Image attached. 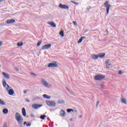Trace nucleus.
I'll return each mask as SVG.
<instances>
[{
    "instance_id": "obj_19",
    "label": "nucleus",
    "mask_w": 127,
    "mask_h": 127,
    "mask_svg": "<svg viewBox=\"0 0 127 127\" xmlns=\"http://www.w3.org/2000/svg\"><path fill=\"white\" fill-rule=\"evenodd\" d=\"M110 61V60H108L105 62V64L106 65V67L109 69V66H111V64L109 63V62Z\"/></svg>"
},
{
    "instance_id": "obj_17",
    "label": "nucleus",
    "mask_w": 127,
    "mask_h": 127,
    "mask_svg": "<svg viewBox=\"0 0 127 127\" xmlns=\"http://www.w3.org/2000/svg\"><path fill=\"white\" fill-rule=\"evenodd\" d=\"M22 114L23 117H26V110L24 107L22 109Z\"/></svg>"
},
{
    "instance_id": "obj_50",
    "label": "nucleus",
    "mask_w": 127,
    "mask_h": 127,
    "mask_svg": "<svg viewBox=\"0 0 127 127\" xmlns=\"http://www.w3.org/2000/svg\"><path fill=\"white\" fill-rule=\"evenodd\" d=\"M4 0H0V2H1V1H3Z\"/></svg>"
},
{
    "instance_id": "obj_30",
    "label": "nucleus",
    "mask_w": 127,
    "mask_h": 127,
    "mask_svg": "<svg viewBox=\"0 0 127 127\" xmlns=\"http://www.w3.org/2000/svg\"><path fill=\"white\" fill-rule=\"evenodd\" d=\"M30 75H31V76H32V77H34L35 78H36L37 75L36 73H34L33 72H31Z\"/></svg>"
},
{
    "instance_id": "obj_27",
    "label": "nucleus",
    "mask_w": 127,
    "mask_h": 127,
    "mask_svg": "<svg viewBox=\"0 0 127 127\" xmlns=\"http://www.w3.org/2000/svg\"><path fill=\"white\" fill-rule=\"evenodd\" d=\"M66 111L67 113H71V112H74V110L72 109H67L66 110Z\"/></svg>"
},
{
    "instance_id": "obj_49",
    "label": "nucleus",
    "mask_w": 127,
    "mask_h": 127,
    "mask_svg": "<svg viewBox=\"0 0 127 127\" xmlns=\"http://www.w3.org/2000/svg\"><path fill=\"white\" fill-rule=\"evenodd\" d=\"M90 9H91V8H87V10H90Z\"/></svg>"
},
{
    "instance_id": "obj_46",
    "label": "nucleus",
    "mask_w": 127,
    "mask_h": 127,
    "mask_svg": "<svg viewBox=\"0 0 127 127\" xmlns=\"http://www.w3.org/2000/svg\"><path fill=\"white\" fill-rule=\"evenodd\" d=\"M26 124H27V123L26 122H24V126H25L26 125Z\"/></svg>"
},
{
    "instance_id": "obj_1",
    "label": "nucleus",
    "mask_w": 127,
    "mask_h": 127,
    "mask_svg": "<svg viewBox=\"0 0 127 127\" xmlns=\"http://www.w3.org/2000/svg\"><path fill=\"white\" fill-rule=\"evenodd\" d=\"M15 118L17 120L18 124L20 126H22V123L23 122V118H22V116H21L19 113L17 112L15 114Z\"/></svg>"
},
{
    "instance_id": "obj_13",
    "label": "nucleus",
    "mask_w": 127,
    "mask_h": 127,
    "mask_svg": "<svg viewBox=\"0 0 127 127\" xmlns=\"http://www.w3.org/2000/svg\"><path fill=\"white\" fill-rule=\"evenodd\" d=\"M14 22H15V20L13 19H9L6 21L7 24H10V23H14Z\"/></svg>"
},
{
    "instance_id": "obj_11",
    "label": "nucleus",
    "mask_w": 127,
    "mask_h": 127,
    "mask_svg": "<svg viewBox=\"0 0 127 127\" xmlns=\"http://www.w3.org/2000/svg\"><path fill=\"white\" fill-rule=\"evenodd\" d=\"M60 116L64 118V117H65L66 116V112H65L64 110H62L60 112Z\"/></svg>"
},
{
    "instance_id": "obj_28",
    "label": "nucleus",
    "mask_w": 127,
    "mask_h": 127,
    "mask_svg": "<svg viewBox=\"0 0 127 127\" xmlns=\"http://www.w3.org/2000/svg\"><path fill=\"white\" fill-rule=\"evenodd\" d=\"M41 43H42V40H40V41H39L38 42V43L37 44V47H39V46H40V45L41 44Z\"/></svg>"
},
{
    "instance_id": "obj_40",
    "label": "nucleus",
    "mask_w": 127,
    "mask_h": 127,
    "mask_svg": "<svg viewBox=\"0 0 127 127\" xmlns=\"http://www.w3.org/2000/svg\"><path fill=\"white\" fill-rule=\"evenodd\" d=\"M80 38L83 40V39H85L86 37L83 36V37H81Z\"/></svg>"
},
{
    "instance_id": "obj_47",
    "label": "nucleus",
    "mask_w": 127,
    "mask_h": 127,
    "mask_svg": "<svg viewBox=\"0 0 127 127\" xmlns=\"http://www.w3.org/2000/svg\"><path fill=\"white\" fill-rule=\"evenodd\" d=\"M0 25H1V26H4V24H3V23H1V24H0Z\"/></svg>"
},
{
    "instance_id": "obj_45",
    "label": "nucleus",
    "mask_w": 127,
    "mask_h": 127,
    "mask_svg": "<svg viewBox=\"0 0 127 127\" xmlns=\"http://www.w3.org/2000/svg\"><path fill=\"white\" fill-rule=\"evenodd\" d=\"M67 91H68V92H69V93H70L71 94V92H70V90H69L68 88H66Z\"/></svg>"
},
{
    "instance_id": "obj_48",
    "label": "nucleus",
    "mask_w": 127,
    "mask_h": 127,
    "mask_svg": "<svg viewBox=\"0 0 127 127\" xmlns=\"http://www.w3.org/2000/svg\"><path fill=\"white\" fill-rule=\"evenodd\" d=\"M70 122L73 121V119H72V118L70 119Z\"/></svg>"
},
{
    "instance_id": "obj_51",
    "label": "nucleus",
    "mask_w": 127,
    "mask_h": 127,
    "mask_svg": "<svg viewBox=\"0 0 127 127\" xmlns=\"http://www.w3.org/2000/svg\"><path fill=\"white\" fill-rule=\"evenodd\" d=\"M79 118H82V115H80V116H79Z\"/></svg>"
},
{
    "instance_id": "obj_53",
    "label": "nucleus",
    "mask_w": 127,
    "mask_h": 127,
    "mask_svg": "<svg viewBox=\"0 0 127 127\" xmlns=\"http://www.w3.org/2000/svg\"><path fill=\"white\" fill-rule=\"evenodd\" d=\"M1 64H0V67H1Z\"/></svg>"
},
{
    "instance_id": "obj_34",
    "label": "nucleus",
    "mask_w": 127,
    "mask_h": 127,
    "mask_svg": "<svg viewBox=\"0 0 127 127\" xmlns=\"http://www.w3.org/2000/svg\"><path fill=\"white\" fill-rule=\"evenodd\" d=\"M118 74H119V75H122V74H123V71H122V70H119Z\"/></svg>"
},
{
    "instance_id": "obj_21",
    "label": "nucleus",
    "mask_w": 127,
    "mask_h": 127,
    "mask_svg": "<svg viewBox=\"0 0 127 127\" xmlns=\"http://www.w3.org/2000/svg\"><path fill=\"white\" fill-rule=\"evenodd\" d=\"M2 112L4 115H6L7 114H8V110L6 108H4L2 110Z\"/></svg>"
},
{
    "instance_id": "obj_24",
    "label": "nucleus",
    "mask_w": 127,
    "mask_h": 127,
    "mask_svg": "<svg viewBox=\"0 0 127 127\" xmlns=\"http://www.w3.org/2000/svg\"><path fill=\"white\" fill-rule=\"evenodd\" d=\"M58 104H65V101L59 100L58 101Z\"/></svg>"
},
{
    "instance_id": "obj_44",
    "label": "nucleus",
    "mask_w": 127,
    "mask_h": 127,
    "mask_svg": "<svg viewBox=\"0 0 127 127\" xmlns=\"http://www.w3.org/2000/svg\"><path fill=\"white\" fill-rule=\"evenodd\" d=\"M31 118H34V115L31 114Z\"/></svg>"
},
{
    "instance_id": "obj_6",
    "label": "nucleus",
    "mask_w": 127,
    "mask_h": 127,
    "mask_svg": "<svg viewBox=\"0 0 127 127\" xmlns=\"http://www.w3.org/2000/svg\"><path fill=\"white\" fill-rule=\"evenodd\" d=\"M2 85L4 88H6V90H7V91L9 90L8 89H11V87L9 86V85L6 83V82L4 80H2Z\"/></svg>"
},
{
    "instance_id": "obj_38",
    "label": "nucleus",
    "mask_w": 127,
    "mask_h": 127,
    "mask_svg": "<svg viewBox=\"0 0 127 127\" xmlns=\"http://www.w3.org/2000/svg\"><path fill=\"white\" fill-rule=\"evenodd\" d=\"M89 30L88 29H85V30L83 32V33H86V32H88Z\"/></svg>"
},
{
    "instance_id": "obj_18",
    "label": "nucleus",
    "mask_w": 127,
    "mask_h": 127,
    "mask_svg": "<svg viewBox=\"0 0 127 127\" xmlns=\"http://www.w3.org/2000/svg\"><path fill=\"white\" fill-rule=\"evenodd\" d=\"M106 55V53H101L98 54V58H103V57H105Z\"/></svg>"
},
{
    "instance_id": "obj_23",
    "label": "nucleus",
    "mask_w": 127,
    "mask_h": 127,
    "mask_svg": "<svg viewBox=\"0 0 127 127\" xmlns=\"http://www.w3.org/2000/svg\"><path fill=\"white\" fill-rule=\"evenodd\" d=\"M0 105L5 106V103L4 102V101H2V100L0 99Z\"/></svg>"
},
{
    "instance_id": "obj_35",
    "label": "nucleus",
    "mask_w": 127,
    "mask_h": 127,
    "mask_svg": "<svg viewBox=\"0 0 127 127\" xmlns=\"http://www.w3.org/2000/svg\"><path fill=\"white\" fill-rule=\"evenodd\" d=\"M72 23L74 24V25H76V26L77 25V22H76V21H73Z\"/></svg>"
},
{
    "instance_id": "obj_16",
    "label": "nucleus",
    "mask_w": 127,
    "mask_h": 127,
    "mask_svg": "<svg viewBox=\"0 0 127 127\" xmlns=\"http://www.w3.org/2000/svg\"><path fill=\"white\" fill-rule=\"evenodd\" d=\"M2 75L6 79H10V78L9 77V75H8V73H6L5 72H3Z\"/></svg>"
},
{
    "instance_id": "obj_52",
    "label": "nucleus",
    "mask_w": 127,
    "mask_h": 127,
    "mask_svg": "<svg viewBox=\"0 0 127 127\" xmlns=\"http://www.w3.org/2000/svg\"><path fill=\"white\" fill-rule=\"evenodd\" d=\"M19 70H18V68H17V69H16V71H18Z\"/></svg>"
},
{
    "instance_id": "obj_36",
    "label": "nucleus",
    "mask_w": 127,
    "mask_h": 127,
    "mask_svg": "<svg viewBox=\"0 0 127 127\" xmlns=\"http://www.w3.org/2000/svg\"><path fill=\"white\" fill-rule=\"evenodd\" d=\"M28 90H24L23 91V93L24 94H26V93H27V92H28Z\"/></svg>"
},
{
    "instance_id": "obj_54",
    "label": "nucleus",
    "mask_w": 127,
    "mask_h": 127,
    "mask_svg": "<svg viewBox=\"0 0 127 127\" xmlns=\"http://www.w3.org/2000/svg\"><path fill=\"white\" fill-rule=\"evenodd\" d=\"M106 31L108 32V30H106Z\"/></svg>"
},
{
    "instance_id": "obj_39",
    "label": "nucleus",
    "mask_w": 127,
    "mask_h": 127,
    "mask_svg": "<svg viewBox=\"0 0 127 127\" xmlns=\"http://www.w3.org/2000/svg\"><path fill=\"white\" fill-rule=\"evenodd\" d=\"M31 126V124L28 123V124H26V127H30Z\"/></svg>"
},
{
    "instance_id": "obj_10",
    "label": "nucleus",
    "mask_w": 127,
    "mask_h": 127,
    "mask_svg": "<svg viewBox=\"0 0 127 127\" xmlns=\"http://www.w3.org/2000/svg\"><path fill=\"white\" fill-rule=\"evenodd\" d=\"M59 7L63 9H69V6L66 4H62V3H60Z\"/></svg>"
},
{
    "instance_id": "obj_12",
    "label": "nucleus",
    "mask_w": 127,
    "mask_h": 127,
    "mask_svg": "<svg viewBox=\"0 0 127 127\" xmlns=\"http://www.w3.org/2000/svg\"><path fill=\"white\" fill-rule=\"evenodd\" d=\"M7 91L8 92V95H9L10 96H13V94H14V90H13V89H10L9 90Z\"/></svg>"
},
{
    "instance_id": "obj_15",
    "label": "nucleus",
    "mask_w": 127,
    "mask_h": 127,
    "mask_svg": "<svg viewBox=\"0 0 127 127\" xmlns=\"http://www.w3.org/2000/svg\"><path fill=\"white\" fill-rule=\"evenodd\" d=\"M99 58V56L96 54H92L91 55V59L93 60H96Z\"/></svg>"
},
{
    "instance_id": "obj_29",
    "label": "nucleus",
    "mask_w": 127,
    "mask_h": 127,
    "mask_svg": "<svg viewBox=\"0 0 127 127\" xmlns=\"http://www.w3.org/2000/svg\"><path fill=\"white\" fill-rule=\"evenodd\" d=\"M17 45L18 47H20L22 46V45H23V43H18L17 44Z\"/></svg>"
},
{
    "instance_id": "obj_8",
    "label": "nucleus",
    "mask_w": 127,
    "mask_h": 127,
    "mask_svg": "<svg viewBox=\"0 0 127 127\" xmlns=\"http://www.w3.org/2000/svg\"><path fill=\"white\" fill-rule=\"evenodd\" d=\"M41 82L44 84L45 87H47V88H50V87H51V85L49 84L48 83H47V81H46L43 78L41 79Z\"/></svg>"
},
{
    "instance_id": "obj_2",
    "label": "nucleus",
    "mask_w": 127,
    "mask_h": 127,
    "mask_svg": "<svg viewBox=\"0 0 127 127\" xmlns=\"http://www.w3.org/2000/svg\"><path fill=\"white\" fill-rule=\"evenodd\" d=\"M106 78V76L103 74H97L94 76V79L95 81H102Z\"/></svg>"
},
{
    "instance_id": "obj_22",
    "label": "nucleus",
    "mask_w": 127,
    "mask_h": 127,
    "mask_svg": "<svg viewBox=\"0 0 127 127\" xmlns=\"http://www.w3.org/2000/svg\"><path fill=\"white\" fill-rule=\"evenodd\" d=\"M121 102L123 103V104H125V105H127V100L125 98H122L121 99Z\"/></svg>"
},
{
    "instance_id": "obj_25",
    "label": "nucleus",
    "mask_w": 127,
    "mask_h": 127,
    "mask_svg": "<svg viewBox=\"0 0 127 127\" xmlns=\"http://www.w3.org/2000/svg\"><path fill=\"white\" fill-rule=\"evenodd\" d=\"M60 35H61L62 37H64V31H61L60 32Z\"/></svg>"
},
{
    "instance_id": "obj_20",
    "label": "nucleus",
    "mask_w": 127,
    "mask_h": 127,
    "mask_svg": "<svg viewBox=\"0 0 127 127\" xmlns=\"http://www.w3.org/2000/svg\"><path fill=\"white\" fill-rule=\"evenodd\" d=\"M43 98H45V99H47L48 100L51 99V96H48L47 94L43 95Z\"/></svg>"
},
{
    "instance_id": "obj_43",
    "label": "nucleus",
    "mask_w": 127,
    "mask_h": 127,
    "mask_svg": "<svg viewBox=\"0 0 127 127\" xmlns=\"http://www.w3.org/2000/svg\"><path fill=\"white\" fill-rule=\"evenodd\" d=\"M101 89H104V85L103 84H101Z\"/></svg>"
},
{
    "instance_id": "obj_32",
    "label": "nucleus",
    "mask_w": 127,
    "mask_h": 127,
    "mask_svg": "<svg viewBox=\"0 0 127 127\" xmlns=\"http://www.w3.org/2000/svg\"><path fill=\"white\" fill-rule=\"evenodd\" d=\"M83 41V40H82V39L80 38L79 39V40L77 41V43H81V42H82Z\"/></svg>"
},
{
    "instance_id": "obj_4",
    "label": "nucleus",
    "mask_w": 127,
    "mask_h": 127,
    "mask_svg": "<svg viewBox=\"0 0 127 127\" xmlns=\"http://www.w3.org/2000/svg\"><path fill=\"white\" fill-rule=\"evenodd\" d=\"M58 67V64H57V62L54 61L53 63H49L48 65V68H57Z\"/></svg>"
},
{
    "instance_id": "obj_31",
    "label": "nucleus",
    "mask_w": 127,
    "mask_h": 127,
    "mask_svg": "<svg viewBox=\"0 0 127 127\" xmlns=\"http://www.w3.org/2000/svg\"><path fill=\"white\" fill-rule=\"evenodd\" d=\"M70 1L72 3H74V4H75L76 5H78V4H79V3L74 2V1Z\"/></svg>"
},
{
    "instance_id": "obj_5",
    "label": "nucleus",
    "mask_w": 127,
    "mask_h": 127,
    "mask_svg": "<svg viewBox=\"0 0 127 127\" xmlns=\"http://www.w3.org/2000/svg\"><path fill=\"white\" fill-rule=\"evenodd\" d=\"M46 104L49 106V107H55L56 106V103L55 101H50L49 100L46 101Z\"/></svg>"
},
{
    "instance_id": "obj_9",
    "label": "nucleus",
    "mask_w": 127,
    "mask_h": 127,
    "mask_svg": "<svg viewBox=\"0 0 127 127\" xmlns=\"http://www.w3.org/2000/svg\"><path fill=\"white\" fill-rule=\"evenodd\" d=\"M43 106L42 104H33L32 106V108L35 110H37V109H39V108H41V107Z\"/></svg>"
},
{
    "instance_id": "obj_33",
    "label": "nucleus",
    "mask_w": 127,
    "mask_h": 127,
    "mask_svg": "<svg viewBox=\"0 0 127 127\" xmlns=\"http://www.w3.org/2000/svg\"><path fill=\"white\" fill-rule=\"evenodd\" d=\"M3 127H7V124L6 123L3 124Z\"/></svg>"
},
{
    "instance_id": "obj_26",
    "label": "nucleus",
    "mask_w": 127,
    "mask_h": 127,
    "mask_svg": "<svg viewBox=\"0 0 127 127\" xmlns=\"http://www.w3.org/2000/svg\"><path fill=\"white\" fill-rule=\"evenodd\" d=\"M45 118H47L46 117V115H42L40 117V118L41 119V120H45Z\"/></svg>"
},
{
    "instance_id": "obj_41",
    "label": "nucleus",
    "mask_w": 127,
    "mask_h": 127,
    "mask_svg": "<svg viewBox=\"0 0 127 127\" xmlns=\"http://www.w3.org/2000/svg\"><path fill=\"white\" fill-rule=\"evenodd\" d=\"M26 102H27L28 103H29L30 102V100H28V99H25Z\"/></svg>"
},
{
    "instance_id": "obj_42",
    "label": "nucleus",
    "mask_w": 127,
    "mask_h": 127,
    "mask_svg": "<svg viewBox=\"0 0 127 127\" xmlns=\"http://www.w3.org/2000/svg\"><path fill=\"white\" fill-rule=\"evenodd\" d=\"M2 43H3L2 41H0V46H1V45H2Z\"/></svg>"
},
{
    "instance_id": "obj_7",
    "label": "nucleus",
    "mask_w": 127,
    "mask_h": 127,
    "mask_svg": "<svg viewBox=\"0 0 127 127\" xmlns=\"http://www.w3.org/2000/svg\"><path fill=\"white\" fill-rule=\"evenodd\" d=\"M52 45L49 44H46L43 46L42 47L41 50H46L47 49H49L51 47Z\"/></svg>"
},
{
    "instance_id": "obj_37",
    "label": "nucleus",
    "mask_w": 127,
    "mask_h": 127,
    "mask_svg": "<svg viewBox=\"0 0 127 127\" xmlns=\"http://www.w3.org/2000/svg\"><path fill=\"white\" fill-rule=\"evenodd\" d=\"M99 104H100V102L98 101L97 102V103H96V108H98V106Z\"/></svg>"
},
{
    "instance_id": "obj_3",
    "label": "nucleus",
    "mask_w": 127,
    "mask_h": 127,
    "mask_svg": "<svg viewBox=\"0 0 127 127\" xmlns=\"http://www.w3.org/2000/svg\"><path fill=\"white\" fill-rule=\"evenodd\" d=\"M105 7H106V14H109L110 11V7L112 6L110 4H109V1H106L104 3Z\"/></svg>"
},
{
    "instance_id": "obj_14",
    "label": "nucleus",
    "mask_w": 127,
    "mask_h": 127,
    "mask_svg": "<svg viewBox=\"0 0 127 127\" xmlns=\"http://www.w3.org/2000/svg\"><path fill=\"white\" fill-rule=\"evenodd\" d=\"M48 24H49V25H51L52 27H55V28L56 27V24H55V23H54V22L53 21L48 22Z\"/></svg>"
}]
</instances>
